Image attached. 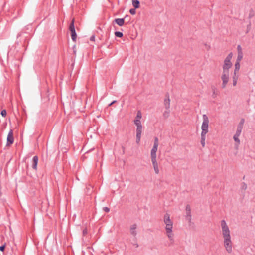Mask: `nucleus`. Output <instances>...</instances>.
I'll use <instances>...</instances> for the list:
<instances>
[{"instance_id":"obj_1","label":"nucleus","mask_w":255,"mask_h":255,"mask_svg":"<svg viewBox=\"0 0 255 255\" xmlns=\"http://www.w3.org/2000/svg\"><path fill=\"white\" fill-rule=\"evenodd\" d=\"M164 223L165 224L166 234L169 240L173 243L174 242V234L173 233V222L170 218V215L166 213L163 219Z\"/></svg>"},{"instance_id":"obj_2","label":"nucleus","mask_w":255,"mask_h":255,"mask_svg":"<svg viewBox=\"0 0 255 255\" xmlns=\"http://www.w3.org/2000/svg\"><path fill=\"white\" fill-rule=\"evenodd\" d=\"M203 123L201 126V144L202 147L205 145L206 135L208 132L209 119L208 116L204 114L203 115Z\"/></svg>"},{"instance_id":"obj_3","label":"nucleus","mask_w":255,"mask_h":255,"mask_svg":"<svg viewBox=\"0 0 255 255\" xmlns=\"http://www.w3.org/2000/svg\"><path fill=\"white\" fill-rule=\"evenodd\" d=\"M221 226L222 231L223 239L231 238L230 231L229 228L224 220L221 221Z\"/></svg>"},{"instance_id":"obj_4","label":"nucleus","mask_w":255,"mask_h":255,"mask_svg":"<svg viewBox=\"0 0 255 255\" xmlns=\"http://www.w3.org/2000/svg\"><path fill=\"white\" fill-rule=\"evenodd\" d=\"M158 139L157 137L154 138L153 146L151 150V158H156V152L158 147Z\"/></svg>"},{"instance_id":"obj_5","label":"nucleus","mask_w":255,"mask_h":255,"mask_svg":"<svg viewBox=\"0 0 255 255\" xmlns=\"http://www.w3.org/2000/svg\"><path fill=\"white\" fill-rule=\"evenodd\" d=\"M224 245L227 252L229 253H231L232 252L231 238L224 239Z\"/></svg>"},{"instance_id":"obj_6","label":"nucleus","mask_w":255,"mask_h":255,"mask_svg":"<svg viewBox=\"0 0 255 255\" xmlns=\"http://www.w3.org/2000/svg\"><path fill=\"white\" fill-rule=\"evenodd\" d=\"M229 72L223 71L221 76V79L222 80V87L225 88L229 81Z\"/></svg>"},{"instance_id":"obj_7","label":"nucleus","mask_w":255,"mask_h":255,"mask_svg":"<svg viewBox=\"0 0 255 255\" xmlns=\"http://www.w3.org/2000/svg\"><path fill=\"white\" fill-rule=\"evenodd\" d=\"M69 30L71 31V38L73 41L75 42L76 40L77 34L75 29L74 19L72 20L70 24Z\"/></svg>"},{"instance_id":"obj_8","label":"nucleus","mask_w":255,"mask_h":255,"mask_svg":"<svg viewBox=\"0 0 255 255\" xmlns=\"http://www.w3.org/2000/svg\"><path fill=\"white\" fill-rule=\"evenodd\" d=\"M242 130V129H239L237 128L236 133L233 136V139L234 141L237 143V146H238L240 143V140L239 138V137L240 136Z\"/></svg>"},{"instance_id":"obj_9","label":"nucleus","mask_w":255,"mask_h":255,"mask_svg":"<svg viewBox=\"0 0 255 255\" xmlns=\"http://www.w3.org/2000/svg\"><path fill=\"white\" fill-rule=\"evenodd\" d=\"M142 131V128H137L136 129V142L137 144H139L140 142L141 133Z\"/></svg>"},{"instance_id":"obj_10","label":"nucleus","mask_w":255,"mask_h":255,"mask_svg":"<svg viewBox=\"0 0 255 255\" xmlns=\"http://www.w3.org/2000/svg\"><path fill=\"white\" fill-rule=\"evenodd\" d=\"M14 142V138L13 135V131L12 130H10L8 134L7 137V145H10L13 144Z\"/></svg>"},{"instance_id":"obj_11","label":"nucleus","mask_w":255,"mask_h":255,"mask_svg":"<svg viewBox=\"0 0 255 255\" xmlns=\"http://www.w3.org/2000/svg\"><path fill=\"white\" fill-rule=\"evenodd\" d=\"M191 209L190 206L187 205L186 207V219L189 222L191 221Z\"/></svg>"},{"instance_id":"obj_12","label":"nucleus","mask_w":255,"mask_h":255,"mask_svg":"<svg viewBox=\"0 0 255 255\" xmlns=\"http://www.w3.org/2000/svg\"><path fill=\"white\" fill-rule=\"evenodd\" d=\"M232 64L231 61L224 60V65L223 66V71L229 72V69L231 67Z\"/></svg>"},{"instance_id":"obj_13","label":"nucleus","mask_w":255,"mask_h":255,"mask_svg":"<svg viewBox=\"0 0 255 255\" xmlns=\"http://www.w3.org/2000/svg\"><path fill=\"white\" fill-rule=\"evenodd\" d=\"M151 162L153 166L154 170L156 174H159V169L156 158H151Z\"/></svg>"},{"instance_id":"obj_14","label":"nucleus","mask_w":255,"mask_h":255,"mask_svg":"<svg viewBox=\"0 0 255 255\" xmlns=\"http://www.w3.org/2000/svg\"><path fill=\"white\" fill-rule=\"evenodd\" d=\"M128 15H126L124 18H116L114 20L116 24H117L119 26H122L124 25L125 23V20L128 18Z\"/></svg>"},{"instance_id":"obj_15","label":"nucleus","mask_w":255,"mask_h":255,"mask_svg":"<svg viewBox=\"0 0 255 255\" xmlns=\"http://www.w3.org/2000/svg\"><path fill=\"white\" fill-rule=\"evenodd\" d=\"M137 228V225L136 224H133L130 227V233L133 237H136L137 235L136 229Z\"/></svg>"},{"instance_id":"obj_16","label":"nucleus","mask_w":255,"mask_h":255,"mask_svg":"<svg viewBox=\"0 0 255 255\" xmlns=\"http://www.w3.org/2000/svg\"><path fill=\"white\" fill-rule=\"evenodd\" d=\"M170 100L169 98V95L167 94L166 95V98L164 99V105L165 106L166 110H168L170 108Z\"/></svg>"},{"instance_id":"obj_17","label":"nucleus","mask_w":255,"mask_h":255,"mask_svg":"<svg viewBox=\"0 0 255 255\" xmlns=\"http://www.w3.org/2000/svg\"><path fill=\"white\" fill-rule=\"evenodd\" d=\"M38 161V156H34L33 157V159H32V167L35 170L37 169V166Z\"/></svg>"},{"instance_id":"obj_18","label":"nucleus","mask_w":255,"mask_h":255,"mask_svg":"<svg viewBox=\"0 0 255 255\" xmlns=\"http://www.w3.org/2000/svg\"><path fill=\"white\" fill-rule=\"evenodd\" d=\"M238 78H239V74H238V73H234V74H233V77H232L233 85L234 86H236Z\"/></svg>"},{"instance_id":"obj_19","label":"nucleus","mask_w":255,"mask_h":255,"mask_svg":"<svg viewBox=\"0 0 255 255\" xmlns=\"http://www.w3.org/2000/svg\"><path fill=\"white\" fill-rule=\"evenodd\" d=\"M240 62L236 61V63L235 64V69H234V73H238V72L240 70Z\"/></svg>"},{"instance_id":"obj_20","label":"nucleus","mask_w":255,"mask_h":255,"mask_svg":"<svg viewBox=\"0 0 255 255\" xmlns=\"http://www.w3.org/2000/svg\"><path fill=\"white\" fill-rule=\"evenodd\" d=\"M132 5L135 8H138L140 5V2L138 0H132Z\"/></svg>"},{"instance_id":"obj_21","label":"nucleus","mask_w":255,"mask_h":255,"mask_svg":"<svg viewBox=\"0 0 255 255\" xmlns=\"http://www.w3.org/2000/svg\"><path fill=\"white\" fill-rule=\"evenodd\" d=\"M134 123L136 126L137 128H142L140 120H134Z\"/></svg>"},{"instance_id":"obj_22","label":"nucleus","mask_w":255,"mask_h":255,"mask_svg":"<svg viewBox=\"0 0 255 255\" xmlns=\"http://www.w3.org/2000/svg\"><path fill=\"white\" fill-rule=\"evenodd\" d=\"M244 121H245V120L244 119H242L241 120L240 123L238 124V125L237 126L238 128L242 129H243Z\"/></svg>"},{"instance_id":"obj_23","label":"nucleus","mask_w":255,"mask_h":255,"mask_svg":"<svg viewBox=\"0 0 255 255\" xmlns=\"http://www.w3.org/2000/svg\"><path fill=\"white\" fill-rule=\"evenodd\" d=\"M243 53H238V56H237L236 61L240 62L241 60L243 58Z\"/></svg>"},{"instance_id":"obj_24","label":"nucleus","mask_w":255,"mask_h":255,"mask_svg":"<svg viewBox=\"0 0 255 255\" xmlns=\"http://www.w3.org/2000/svg\"><path fill=\"white\" fill-rule=\"evenodd\" d=\"M142 118V114L140 111H138L136 118L135 120H140Z\"/></svg>"},{"instance_id":"obj_25","label":"nucleus","mask_w":255,"mask_h":255,"mask_svg":"<svg viewBox=\"0 0 255 255\" xmlns=\"http://www.w3.org/2000/svg\"><path fill=\"white\" fill-rule=\"evenodd\" d=\"M232 56H233V54H232V53L231 52L227 55V56L226 57V58H225V59L224 60L227 61H231Z\"/></svg>"},{"instance_id":"obj_26","label":"nucleus","mask_w":255,"mask_h":255,"mask_svg":"<svg viewBox=\"0 0 255 255\" xmlns=\"http://www.w3.org/2000/svg\"><path fill=\"white\" fill-rule=\"evenodd\" d=\"M115 35L117 37H119V38H121L122 37H123V34L122 32H120V31H116L115 32Z\"/></svg>"},{"instance_id":"obj_27","label":"nucleus","mask_w":255,"mask_h":255,"mask_svg":"<svg viewBox=\"0 0 255 255\" xmlns=\"http://www.w3.org/2000/svg\"><path fill=\"white\" fill-rule=\"evenodd\" d=\"M169 113H170V111H169V109L168 110H166V111H165V112L163 113V116L165 118H167V117H168V116L169 115Z\"/></svg>"},{"instance_id":"obj_28","label":"nucleus","mask_w":255,"mask_h":255,"mask_svg":"<svg viewBox=\"0 0 255 255\" xmlns=\"http://www.w3.org/2000/svg\"><path fill=\"white\" fill-rule=\"evenodd\" d=\"M212 90H213V95H212V96L213 98H215L216 97V88L215 87H212Z\"/></svg>"},{"instance_id":"obj_29","label":"nucleus","mask_w":255,"mask_h":255,"mask_svg":"<svg viewBox=\"0 0 255 255\" xmlns=\"http://www.w3.org/2000/svg\"><path fill=\"white\" fill-rule=\"evenodd\" d=\"M136 8H131L129 10V12L132 15H134L136 13V10H135Z\"/></svg>"},{"instance_id":"obj_30","label":"nucleus","mask_w":255,"mask_h":255,"mask_svg":"<svg viewBox=\"0 0 255 255\" xmlns=\"http://www.w3.org/2000/svg\"><path fill=\"white\" fill-rule=\"evenodd\" d=\"M237 51L238 53H243L242 47L240 45L237 46Z\"/></svg>"},{"instance_id":"obj_31","label":"nucleus","mask_w":255,"mask_h":255,"mask_svg":"<svg viewBox=\"0 0 255 255\" xmlns=\"http://www.w3.org/2000/svg\"><path fill=\"white\" fill-rule=\"evenodd\" d=\"M1 115L2 117H5L6 115V111L5 110H3L1 112Z\"/></svg>"},{"instance_id":"obj_32","label":"nucleus","mask_w":255,"mask_h":255,"mask_svg":"<svg viewBox=\"0 0 255 255\" xmlns=\"http://www.w3.org/2000/svg\"><path fill=\"white\" fill-rule=\"evenodd\" d=\"M103 210L104 211L108 213L110 211V208L107 207H104L103 208Z\"/></svg>"},{"instance_id":"obj_33","label":"nucleus","mask_w":255,"mask_h":255,"mask_svg":"<svg viewBox=\"0 0 255 255\" xmlns=\"http://www.w3.org/2000/svg\"><path fill=\"white\" fill-rule=\"evenodd\" d=\"M5 248V245H3L0 246V251H3L4 250Z\"/></svg>"},{"instance_id":"obj_34","label":"nucleus","mask_w":255,"mask_h":255,"mask_svg":"<svg viewBox=\"0 0 255 255\" xmlns=\"http://www.w3.org/2000/svg\"><path fill=\"white\" fill-rule=\"evenodd\" d=\"M247 185L245 183H243L242 189L246 190L247 189Z\"/></svg>"},{"instance_id":"obj_35","label":"nucleus","mask_w":255,"mask_h":255,"mask_svg":"<svg viewBox=\"0 0 255 255\" xmlns=\"http://www.w3.org/2000/svg\"><path fill=\"white\" fill-rule=\"evenodd\" d=\"M90 40L92 41H95V36L94 35H92L91 36L90 38Z\"/></svg>"},{"instance_id":"obj_36","label":"nucleus","mask_w":255,"mask_h":255,"mask_svg":"<svg viewBox=\"0 0 255 255\" xmlns=\"http://www.w3.org/2000/svg\"><path fill=\"white\" fill-rule=\"evenodd\" d=\"M115 102H116V101H113L112 102H111L109 105V106H111L112 104H113V103H114Z\"/></svg>"},{"instance_id":"obj_37","label":"nucleus","mask_w":255,"mask_h":255,"mask_svg":"<svg viewBox=\"0 0 255 255\" xmlns=\"http://www.w3.org/2000/svg\"><path fill=\"white\" fill-rule=\"evenodd\" d=\"M87 233V231L86 230L83 231V234H85Z\"/></svg>"},{"instance_id":"obj_38","label":"nucleus","mask_w":255,"mask_h":255,"mask_svg":"<svg viewBox=\"0 0 255 255\" xmlns=\"http://www.w3.org/2000/svg\"><path fill=\"white\" fill-rule=\"evenodd\" d=\"M252 16V14H250V17H251Z\"/></svg>"}]
</instances>
